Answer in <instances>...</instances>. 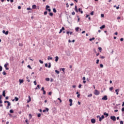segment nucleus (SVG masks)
<instances>
[{
	"mask_svg": "<svg viewBox=\"0 0 124 124\" xmlns=\"http://www.w3.org/2000/svg\"><path fill=\"white\" fill-rule=\"evenodd\" d=\"M75 31H79V27H77L76 29H75Z\"/></svg>",
	"mask_w": 124,
	"mask_h": 124,
	"instance_id": "a878e982",
	"label": "nucleus"
},
{
	"mask_svg": "<svg viewBox=\"0 0 124 124\" xmlns=\"http://www.w3.org/2000/svg\"><path fill=\"white\" fill-rule=\"evenodd\" d=\"M1 71H2V67L1 65H0V72Z\"/></svg>",
	"mask_w": 124,
	"mask_h": 124,
	"instance_id": "e433bc0d",
	"label": "nucleus"
},
{
	"mask_svg": "<svg viewBox=\"0 0 124 124\" xmlns=\"http://www.w3.org/2000/svg\"><path fill=\"white\" fill-rule=\"evenodd\" d=\"M81 87H82V84H79V85H78V88H79V89H81Z\"/></svg>",
	"mask_w": 124,
	"mask_h": 124,
	"instance_id": "de8ad7c7",
	"label": "nucleus"
},
{
	"mask_svg": "<svg viewBox=\"0 0 124 124\" xmlns=\"http://www.w3.org/2000/svg\"><path fill=\"white\" fill-rule=\"evenodd\" d=\"M56 73H57V74H60V71H58L57 70H55Z\"/></svg>",
	"mask_w": 124,
	"mask_h": 124,
	"instance_id": "72a5a7b5",
	"label": "nucleus"
},
{
	"mask_svg": "<svg viewBox=\"0 0 124 124\" xmlns=\"http://www.w3.org/2000/svg\"><path fill=\"white\" fill-rule=\"evenodd\" d=\"M48 61H49V60H53V58L50 57V56H48L47 58Z\"/></svg>",
	"mask_w": 124,
	"mask_h": 124,
	"instance_id": "b1692460",
	"label": "nucleus"
},
{
	"mask_svg": "<svg viewBox=\"0 0 124 124\" xmlns=\"http://www.w3.org/2000/svg\"><path fill=\"white\" fill-rule=\"evenodd\" d=\"M44 15H47V11L44 12Z\"/></svg>",
	"mask_w": 124,
	"mask_h": 124,
	"instance_id": "052dcab7",
	"label": "nucleus"
},
{
	"mask_svg": "<svg viewBox=\"0 0 124 124\" xmlns=\"http://www.w3.org/2000/svg\"><path fill=\"white\" fill-rule=\"evenodd\" d=\"M15 99L16 101H18V100H19V98H18L17 97H15Z\"/></svg>",
	"mask_w": 124,
	"mask_h": 124,
	"instance_id": "4be33fe9",
	"label": "nucleus"
},
{
	"mask_svg": "<svg viewBox=\"0 0 124 124\" xmlns=\"http://www.w3.org/2000/svg\"><path fill=\"white\" fill-rule=\"evenodd\" d=\"M95 38L94 37H93L92 38H90L89 39V41H93V40H94Z\"/></svg>",
	"mask_w": 124,
	"mask_h": 124,
	"instance_id": "aec40b11",
	"label": "nucleus"
},
{
	"mask_svg": "<svg viewBox=\"0 0 124 124\" xmlns=\"http://www.w3.org/2000/svg\"><path fill=\"white\" fill-rule=\"evenodd\" d=\"M120 41H124V38H121L120 39Z\"/></svg>",
	"mask_w": 124,
	"mask_h": 124,
	"instance_id": "680f3d73",
	"label": "nucleus"
},
{
	"mask_svg": "<svg viewBox=\"0 0 124 124\" xmlns=\"http://www.w3.org/2000/svg\"><path fill=\"white\" fill-rule=\"evenodd\" d=\"M48 68H51V62L48 63V66H47Z\"/></svg>",
	"mask_w": 124,
	"mask_h": 124,
	"instance_id": "2f4dec72",
	"label": "nucleus"
},
{
	"mask_svg": "<svg viewBox=\"0 0 124 124\" xmlns=\"http://www.w3.org/2000/svg\"><path fill=\"white\" fill-rule=\"evenodd\" d=\"M43 92V94H46V91H45V90H44Z\"/></svg>",
	"mask_w": 124,
	"mask_h": 124,
	"instance_id": "4d7b16f0",
	"label": "nucleus"
},
{
	"mask_svg": "<svg viewBox=\"0 0 124 124\" xmlns=\"http://www.w3.org/2000/svg\"><path fill=\"white\" fill-rule=\"evenodd\" d=\"M101 17H102V18L104 17V15L103 14H101Z\"/></svg>",
	"mask_w": 124,
	"mask_h": 124,
	"instance_id": "5fc2aeb1",
	"label": "nucleus"
},
{
	"mask_svg": "<svg viewBox=\"0 0 124 124\" xmlns=\"http://www.w3.org/2000/svg\"><path fill=\"white\" fill-rule=\"evenodd\" d=\"M64 30H65L64 27H62V29L60 30V31H59V33H62V31H64Z\"/></svg>",
	"mask_w": 124,
	"mask_h": 124,
	"instance_id": "0eeeda50",
	"label": "nucleus"
},
{
	"mask_svg": "<svg viewBox=\"0 0 124 124\" xmlns=\"http://www.w3.org/2000/svg\"><path fill=\"white\" fill-rule=\"evenodd\" d=\"M46 10H47L48 12H51V9H48Z\"/></svg>",
	"mask_w": 124,
	"mask_h": 124,
	"instance_id": "bf43d9fd",
	"label": "nucleus"
},
{
	"mask_svg": "<svg viewBox=\"0 0 124 124\" xmlns=\"http://www.w3.org/2000/svg\"><path fill=\"white\" fill-rule=\"evenodd\" d=\"M58 100L60 101V103H62V99H61V98H58Z\"/></svg>",
	"mask_w": 124,
	"mask_h": 124,
	"instance_id": "4c0bfd02",
	"label": "nucleus"
},
{
	"mask_svg": "<svg viewBox=\"0 0 124 124\" xmlns=\"http://www.w3.org/2000/svg\"><path fill=\"white\" fill-rule=\"evenodd\" d=\"M99 93H100L99 92V91H98V90H94V94H95V95H99Z\"/></svg>",
	"mask_w": 124,
	"mask_h": 124,
	"instance_id": "f257e3e1",
	"label": "nucleus"
},
{
	"mask_svg": "<svg viewBox=\"0 0 124 124\" xmlns=\"http://www.w3.org/2000/svg\"><path fill=\"white\" fill-rule=\"evenodd\" d=\"M7 103H8L7 106H10V105H11V103L10 102H8Z\"/></svg>",
	"mask_w": 124,
	"mask_h": 124,
	"instance_id": "a19ab883",
	"label": "nucleus"
},
{
	"mask_svg": "<svg viewBox=\"0 0 124 124\" xmlns=\"http://www.w3.org/2000/svg\"><path fill=\"white\" fill-rule=\"evenodd\" d=\"M45 66L46 67H48V64L47 63H46L45 64Z\"/></svg>",
	"mask_w": 124,
	"mask_h": 124,
	"instance_id": "8fccbe9b",
	"label": "nucleus"
},
{
	"mask_svg": "<svg viewBox=\"0 0 124 124\" xmlns=\"http://www.w3.org/2000/svg\"><path fill=\"white\" fill-rule=\"evenodd\" d=\"M69 101L70 103L69 105H70V106H71L72 105V101H73L72 99H70L69 100Z\"/></svg>",
	"mask_w": 124,
	"mask_h": 124,
	"instance_id": "6e6552de",
	"label": "nucleus"
},
{
	"mask_svg": "<svg viewBox=\"0 0 124 124\" xmlns=\"http://www.w3.org/2000/svg\"><path fill=\"white\" fill-rule=\"evenodd\" d=\"M27 67H28V68H30V69H31V65H28L27 66Z\"/></svg>",
	"mask_w": 124,
	"mask_h": 124,
	"instance_id": "79ce46f5",
	"label": "nucleus"
},
{
	"mask_svg": "<svg viewBox=\"0 0 124 124\" xmlns=\"http://www.w3.org/2000/svg\"><path fill=\"white\" fill-rule=\"evenodd\" d=\"M7 65H8V63H6V64H4L5 68L7 67Z\"/></svg>",
	"mask_w": 124,
	"mask_h": 124,
	"instance_id": "473e14b6",
	"label": "nucleus"
},
{
	"mask_svg": "<svg viewBox=\"0 0 124 124\" xmlns=\"http://www.w3.org/2000/svg\"><path fill=\"white\" fill-rule=\"evenodd\" d=\"M99 52H101L102 51V48L101 47H98Z\"/></svg>",
	"mask_w": 124,
	"mask_h": 124,
	"instance_id": "5701e85b",
	"label": "nucleus"
},
{
	"mask_svg": "<svg viewBox=\"0 0 124 124\" xmlns=\"http://www.w3.org/2000/svg\"><path fill=\"white\" fill-rule=\"evenodd\" d=\"M29 119L31 120V118H32V116H31V114H29Z\"/></svg>",
	"mask_w": 124,
	"mask_h": 124,
	"instance_id": "bb28decb",
	"label": "nucleus"
},
{
	"mask_svg": "<svg viewBox=\"0 0 124 124\" xmlns=\"http://www.w3.org/2000/svg\"><path fill=\"white\" fill-rule=\"evenodd\" d=\"M2 32L3 33H4V34L7 35V34H8V33H9V31H5L4 30H3Z\"/></svg>",
	"mask_w": 124,
	"mask_h": 124,
	"instance_id": "20e7f679",
	"label": "nucleus"
},
{
	"mask_svg": "<svg viewBox=\"0 0 124 124\" xmlns=\"http://www.w3.org/2000/svg\"><path fill=\"white\" fill-rule=\"evenodd\" d=\"M102 100H107L108 98L107 97V95H104V97L102 98Z\"/></svg>",
	"mask_w": 124,
	"mask_h": 124,
	"instance_id": "39448f33",
	"label": "nucleus"
},
{
	"mask_svg": "<svg viewBox=\"0 0 124 124\" xmlns=\"http://www.w3.org/2000/svg\"><path fill=\"white\" fill-rule=\"evenodd\" d=\"M10 113H14V111H13V109L10 110Z\"/></svg>",
	"mask_w": 124,
	"mask_h": 124,
	"instance_id": "c9c22d12",
	"label": "nucleus"
},
{
	"mask_svg": "<svg viewBox=\"0 0 124 124\" xmlns=\"http://www.w3.org/2000/svg\"><path fill=\"white\" fill-rule=\"evenodd\" d=\"M18 46H20V47L23 46V44L19 43L18 44Z\"/></svg>",
	"mask_w": 124,
	"mask_h": 124,
	"instance_id": "c756f323",
	"label": "nucleus"
},
{
	"mask_svg": "<svg viewBox=\"0 0 124 124\" xmlns=\"http://www.w3.org/2000/svg\"><path fill=\"white\" fill-rule=\"evenodd\" d=\"M46 81H50V78H46Z\"/></svg>",
	"mask_w": 124,
	"mask_h": 124,
	"instance_id": "7c9ffc66",
	"label": "nucleus"
},
{
	"mask_svg": "<svg viewBox=\"0 0 124 124\" xmlns=\"http://www.w3.org/2000/svg\"><path fill=\"white\" fill-rule=\"evenodd\" d=\"M59 61V57L58 56H56L55 57V62H57Z\"/></svg>",
	"mask_w": 124,
	"mask_h": 124,
	"instance_id": "4468645a",
	"label": "nucleus"
},
{
	"mask_svg": "<svg viewBox=\"0 0 124 124\" xmlns=\"http://www.w3.org/2000/svg\"><path fill=\"white\" fill-rule=\"evenodd\" d=\"M91 122L92 124H95V119L94 118H93L91 119Z\"/></svg>",
	"mask_w": 124,
	"mask_h": 124,
	"instance_id": "423d86ee",
	"label": "nucleus"
},
{
	"mask_svg": "<svg viewBox=\"0 0 124 124\" xmlns=\"http://www.w3.org/2000/svg\"><path fill=\"white\" fill-rule=\"evenodd\" d=\"M19 85H21V84H22V83H24V79H19Z\"/></svg>",
	"mask_w": 124,
	"mask_h": 124,
	"instance_id": "9d476101",
	"label": "nucleus"
},
{
	"mask_svg": "<svg viewBox=\"0 0 124 124\" xmlns=\"http://www.w3.org/2000/svg\"><path fill=\"white\" fill-rule=\"evenodd\" d=\"M104 115L106 116V118H107V117H108V116H109V114L107 113L106 112H104Z\"/></svg>",
	"mask_w": 124,
	"mask_h": 124,
	"instance_id": "1a4fd4ad",
	"label": "nucleus"
},
{
	"mask_svg": "<svg viewBox=\"0 0 124 124\" xmlns=\"http://www.w3.org/2000/svg\"><path fill=\"white\" fill-rule=\"evenodd\" d=\"M105 25H103L101 27H100V30H102V29H105Z\"/></svg>",
	"mask_w": 124,
	"mask_h": 124,
	"instance_id": "ddd939ff",
	"label": "nucleus"
},
{
	"mask_svg": "<svg viewBox=\"0 0 124 124\" xmlns=\"http://www.w3.org/2000/svg\"><path fill=\"white\" fill-rule=\"evenodd\" d=\"M50 16H53V13H49Z\"/></svg>",
	"mask_w": 124,
	"mask_h": 124,
	"instance_id": "6e6d98bb",
	"label": "nucleus"
},
{
	"mask_svg": "<svg viewBox=\"0 0 124 124\" xmlns=\"http://www.w3.org/2000/svg\"><path fill=\"white\" fill-rule=\"evenodd\" d=\"M25 122H26L27 124H29V122H28V119H26Z\"/></svg>",
	"mask_w": 124,
	"mask_h": 124,
	"instance_id": "3c124183",
	"label": "nucleus"
},
{
	"mask_svg": "<svg viewBox=\"0 0 124 124\" xmlns=\"http://www.w3.org/2000/svg\"><path fill=\"white\" fill-rule=\"evenodd\" d=\"M26 79H27L26 81H27V82H31V80L29 79V76H27L26 77Z\"/></svg>",
	"mask_w": 124,
	"mask_h": 124,
	"instance_id": "f3484780",
	"label": "nucleus"
},
{
	"mask_svg": "<svg viewBox=\"0 0 124 124\" xmlns=\"http://www.w3.org/2000/svg\"><path fill=\"white\" fill-rule=\"evenodd\" d=\"M21 8H22V7H21V6H19L18 7V9H21Z\"/></svg>",
	"mask_w": 124,
	"mask_h": 124,
	"instance_id": "69168bd1",
	"label": "nucleus"
},
{
	"mask_svg": "<svg viewBox=\"0 0 124 124\" xmlns=\"http://www.w3.org/2000/svg\"><path fill=\"white\" fill-rule=\"evenodd\" d=\"M113 89H114V87H111L109 88V91H113Z\"/></svg>",
	"mask_w": 124,
	"mask_h": 124,
	"instance_id": "c85d7f7f",
	"label": "nucleus"
},
{
	"mask_svg": "<svg viewBox=\"0 0 124 124\" xmlns=\"http://www.w3.org/2000/svg\"><path fill=\"white\" fill-rule=\"evenodd\" d=\"M28 98L29 100L27 101V103H29V102H31V96H29Z\"/></svg>",
	"mask_w": 124,
	"mask_h": 124,
	"instance_id": "9b49d317",
	"label": "nucleus"
},
{
	"mask_svg": "<svg viewBox=\"0 0 124 124\" xmlns=\"http://www.w3.org/2000/svg\"><path fill=\"white\" fill-rule=\"evenodd\" d=\"M104 118H105L104 117V115H102L101 117H99V122H101V121H102V120H103V119H104Z\"/></svg>",
	"mask_w": 124,
	"mask_h": 124,
	"instance_id": "7ed1b4c3",
	"label": "nucleus"
},
{
	"mask_svg": "<svg viewBox=\"0 0 124 124\" xmlns=\"http://www.w3.org/2000/svg\"><path fill=\"white\" fill-rule=\"evenodd\" d=\"M93 13H94V12H93V11H92V12L90 13V14H91V15H92V16H93Z\"/></svg>",
	"mask_w": 124,
	"mask_h": 124,
	"instance_id": "c03bdc74",
	"label": "nucleus"
},
{
	"mask_svg": "<svg viewBox=\"0 0 124 124\" xmlns=\"http://www.w3.org/2000/svg\"><path fill=\"white\" fill-rule=\"evenodd\" d=\"M75 10L76 12H78V10L77 9V6H75Z\"/></svg>",
	"mask_w": 124,
	"mask_h": 124,
	"instance_id": "6ab92c4d",
	"label": "nucleus"
},
{
	"mask_svg": "<svg viewBox=\"0 0 124 124\" xmlns=\"http://www.w3.org/2000/svg\"><path fill=\"white\" fill-rule=\"evenodd\" d=\"M39 62H40V63H42V64L43 63V61H41V60H40Z\"/></svg>",
	"mask_w": 124,
	"mask_h": 124,
	"instance_id": "09e8293b",
	"label": "nucleus"
},
{
	"mask_svg": "<svg viewBox=\"0 0 124 124\" xmlns=\"http://www.w3.org/2000/svg\"><path fill=\"white\" fill-rule=\"evenodd\" d=\"M96 63L97 64H98V63H99V60L97 59V60H96Z\"/></svg>",
	"mask_w": 124,
	"mask_h": 124,
	"instance_id": "58836bf2",
	"label": "nucleus"
},
{
	"mask_svg": "<svg viewBox=\"0 0 124 124\" xmlns=\"http://www.w3.org/2000/svg\"><path fill=\"white\" fill-rule=\"evenodd\" d=\"M100 59H105V57H104L103 56H100Z\"/></svg>",
	"mask_w": 124,
	"mask_h": 124,
	"instance_id": "a18cd8bd",
	"label": "nucleus"
},
{
	"mask_svg": "<svg viewBox=\"0 0 124 124\" xmlns=\"http://www.w3.org/2000/svg\"><path fill=\"white\" fill-rule=\"evenodd\" d=\"M120 124H124V122L123 121H120Z\"/></svg>",
	"mask_w": 124,
	"mask_h": 124,
	"instance_id": "0e129e2a",
	"label": "nucleus"
},
{
	"mask_svg": "<svg viewBox=\"0 0 124 124\" xmlns=\"http://www.w3.org/2000/svg\"><path fill=\"white\" fill-rule=\"evenodd\" d=\"M2 74L3 75H6V73L5 72V71H3V72H2Z\"/></svg>",
	"mask_w": 124,
	"mask_h": 124,
	"instance_id": "37998d69",
	"label": "nucleus"
},
{
	"mask_svg": "<svg viewBox=\"0 0 124 124\" xmlns=\"http://www.w3.org/2000/svg\"><path fill=\"white\" fill-rule=\"evenodd\" d=\"M122 112H124V108H122Z\"/></svg>",
	"mask_w": 124,
	"mask_h": 124,
	"instance_id": "774afa93",
	"label": "nucleus"
},
{
	"mask_svg": "<svg viewBox=\"0 0 124 124\" xmlns=\"http://www.w3.org/2000/svg\"><path fill=\"white\" fill-rule=\"evenodd\" d=\"M46 10H47V9H48V8H50V6H49V5H46Z\"/></svg>",
	"mask_w": 124,
	"mask_h": 124,
	"instance_id": "f704fd0d",
	"label": "nucleus"
},
{
	"mask_svg": "<svg viewBox=\"0 0 124 124\" xmlns=\"http://www.w3.org/2000/svg\"><path fill=\"white\" fill-rule=\"evenodd\" d=\"M49 95H51L52 94V92H50L48 93Z\"/></svg>",
	"mask_w": 124,
	"mask_h": 124,
	"instance_id": "e2e57ef3",
	"label": "nucleus"
},
{
	"mask_svg": "<svg viewBox=\"0 0 124 124\" xmlns=\"http://www.w3.org/2000/svg\"><path fill=\"white\" fill-rule=\"evenodd\" d=\"M72 15H75V12H73L72 13Z\"/></svg>",
	"mask_w": 124,
	"mask_h": 124,
	"instance_id": "13d9d810",
	"label": "nucleus"
},
{
	"mask_svg": "<svg viewBox=\"0 0 124 124\" xmlns=\"http://www.w3.org/2000/svg\"><path fill=\"white\" fill-rule=\"evenodd\" d=\"M2 95L4 97H5V91H3L2 92Z\"/></svg>",
	"mask_w": 124,
	"mask_h": 124,
	"instance_id": "2eb2a0df",
	"label": "nucleus"
},
{
	"mask_svg": "<svg viewBox=\"0 0 124 124\" xmlns=\"http://www.w3.org/2000/svg\"><path fill=\"white\" fill-rule=\"evenodd\" d=\"M110 119L112 120V121H113V122H116V116H111Z\"/></svg>",
	"mask_w": 124,
	"mask_h": 124,
	"instance_id": "f03ea898",
	"label": "nucleus"
},
{
	"mask_svg": "<svg viewBox=\"0 0 124 124\" xmlns=\"http://www.w3.org/2000/svg\"><path fill=\"white\" fill-rule=\"evenodd\" d=\"M78 10L81 14H83V11H81V8H79Z\"/></svg>",
	"mask_w": 124,
	"mask_h": 124,
	"instance_id": "a211bd4d",
	"label": "nucleus"
},
{
	"mask_svg": "<svg viewBox=\"0 0 124 124\" xmlns=\"http://www.w3.org/2000/svg\"><path fill=\"white\" fill-rule=\"evenodd\" d=\"M38 118H40V117H41V114L39 113L37 115Z\"/></svg>",
	"mask_w": 124,
	"mask_h": 124,
	"instance_id": "ea45409f",
	"label": "nucleus"
},
{
	"mask_svg": "<svg viewBox=\"0 0 124 124\" xmlns=\"http://www.w3.org/2000/svg\"><path fill=\"white\" fill-rule=\"evenodd\" d=\"M62 71H63V72H64V70H65V69H64V68H61Z\"/></svg>",
	"mask_w": 124,
	"mask_h": 124,
	"instance_id": "49530a36",
	"label": "nucleus"
},
{
	"mask_svg": "<svg viewBox=\"0 0 124 124\" xmlns=\"http://www.w3.org/2000/svg\"><path fill=\"white\" fill-rule=\"evenodd\" d=\"M100 67H101V68H103V64H100Z\"/></svg>",
	"mask_w": 124,
	"mask_h": 124,
	"instance_id": "603ef678",
	"label": "nucleus"
},
{
	"mask_svg": "<svg viewBox=\"0 0 124 124\" xmlns=\"http://www.w3.org/2000/svg\"><path fill=\"white\" fill-rule=\"evenodd\" d=\"M32 8L33 9H35L36 8V5H33L32 6Z\"/></svg>",
	"mask_w": 124,
	"mask_h": 124,
	"instance_id": "dca6fc26",
	"label": "nucleus"
},
{
	"mask_svg": "<svg viewBox=\"0 0 124 124\" xmlns=\"http://www.w3.org/2000/svg\"><path fill=\"white\" fill-rule=\"evenodd\" d=\"M53 11L54 13H57V10H56V8H53Z\"/></svg>",
	"mask_w": 124,
	"mask_h": 124,
	"instance_id": "412c9836",
	"label": "nucleus"
},
{
	"mask_svg": "<svg viewBox=\"0 0 124 124\" xmlns=\"http://www.w3.org/2000/svg\"><path fill=\"white\" fill-rule=\"evenodd\" d=\"M46 111H47V112H48V111H49V108H46V109H44L43 110V112H46Z\"/></svg>",
	"mask_w": 124,
	"mask_h": 124,
	"instance_id": "f8f14e48",
	"label": "nucleus"
},
{
	"mask_svg": "<svg viewBox=\"0 0 124 124\" xmlns=\"http://www.w3.org/2000/svg\"><path fill=\"white\" fill-rule=\"evenodd\" d=\"M87 96L88 97H92V96H93V94L91 93L90 94H88Z\"/></svg>",
	"mask_w": 124,
	"mask_h": 124,
	"instance_id": "393cba45",
	"label": "nucleus"
},
{
	"mask_svg": "<svg viewBox=\"0 0 124 124\" xmlns=\"http://www.w3.org/2000/svg\"><path fill=\"white\" fill-rule=\"evenodd\" d=\"M33 83H34V84L35 86H36V85H37L36 81H35H35H34Z\"/></svg>",
	"mask_w": 124,
	"mask_h": 124,
	"instance_id": "864d4df0",
	"label": "nucleus"
},
{
	"mask_svg": "<svg viewBox=\"0 0 124 124\" xmlns=\"http://www.w3.org/2000/svg\"><path fill=\"white\" fill-rule=\"evenodd\" d=\"M41 91H43V92L45 91V90H44V87H42V88Z\"/></svg>",
	"mask_w": 124,
	"mask_h": 124,
	"instance_id": "338daca9",
	"label": "nucleus"
},
{
	"mask_svg": "<svg viewBox=\"0 0 124 124\" xmlns=\"http://www.w3.org/2000/svg\"><path fill=\"white\" fill-rule=\"evenodd\" d=\"M116 93H119L120 92V89H117L115 90Z\"/></svg>",
	"mask_w": 124,
	"mask_h": 124,
	"instance_id": "cd10ccee",
	"label": "nucleus"
}]
</instances>
